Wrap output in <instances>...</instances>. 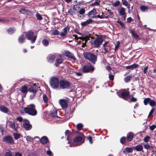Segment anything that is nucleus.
<instances>
[{"instance_id": "39448f33", "label": "nucleus", "mask_w": 156, "mask_h": 156, "mask_svg": "<svg viewBox=\"0 0 156 156\" xmlns=\"http://www.w3.org/2000/svg\"><path fill=\"white\" fill-rule=\"evenodd\" d=\"M117 94L119 97L122 98L125 100H127L129 95V91L125 90L117 92Z\"/></svg>"}, {"instance_id": "2f4dec72", "label": "nucleus", "mask_w": 156, "mask_h": 156, "mask_svg": "<svg viewBox=\"0 0 156 156\" xmlns=\"http://www.w3.org/2000/svg\"><path fill=\"white\" fill-rule=\"evenodd\" d=\"M28 90V88L27 87L24 86L22 87L21 91L23 93H26Z\"/></svg>"}, {"instance_id": "e2e57ef3", "label": "nucleus", "mask_w": 156, "mask_h": 156, "mask_svg": "<svg viewBox=\"0 0 156 156\" xmlns=\"http://www.w3.org/2000/svg\"><path fill=\"white\" fill-rule=\"evenodd\" d=\"M15 156H22V154L18 152L15 153Z\"/></svg>"}, {"instance_id": "4c0bfd02", "label": "nucleus", "mask_w": 156, "mask_h": 156, "mask_svg": "<svg viewBox=\"0 0 156 156\" xmlns=\"http://www.w3.org/2000/svg\"><path fill=\"white\" fill-rule=\"evenodd\" d=\"M133 151L132 148L131 147H126L125 148L124 151L127 153H130Z\"/></svg>"}, {"instance_id": "ddd939ff", "label": "nucleus", "mask_w": 156, "mask_h": 156, "mask_svg": "<svg viewBox=\"0 0 156 156\" xmlns=\"http://www.w3.org/2000/svg\"><path fill=\"white\" fill-rule=\"evenodd\" d=\"M79 39L81 40L83 42L82 43V47L83 48L85 47L86 45V43L87 42L88 40L89 39V37H79Z\"/></svg>"}, {"instance_id": "1a4fd4ad", "label": "nucleus", "mask_w": 156, "mask_h": 156, "mask_svg": "<svg viewBox=\"0 0 156 156\" xmlns=\"http://www.w3.org/2000/svg\"><path fill=\"white\" fill-rule=\"evenodd\" d=\"M23 127L27 130H29L31 129L32 125L30 124L28 120L27 119H24L23 120Z\"/></svg>"}, {"instance_id": "f8f14e48", "label": "nucleus", "mask_w": 156, "mask_h": 156, "mask_svg": "<svg viewBox=\"0 0 156 156\" xmlns=\"http://www.w3.org/2000/svg\"><path fill=\"white\" fill-rule=\"evenodd\" d=\"M59 103L62 108H66L67 106V101L66 99H60L59 100Z\"/></svg>"}, {"instance_id": "cd10ccee", "label": "nucleus", "mask_w": 156, "mask_h": 156, "mask_svg": "<svg viewBox=\"0 0 156 156\" xmlns=\"http://www.w3.org/2000/svg\"><path fill=\"white\" fill-rule=\"evenodd\" d=\"M92 22V20L91 19H89L86 21L81 23V25L83 26H86L89 24L91 23Z\"/></svg>"}, {"instance_id": "680f3d73", "label": "nucleus", "mask_w": 156, "mask_h": 156, "mask_svg": "<svg viewBox=\"0 0 156 156\" xmlns=\"http://www.w3.org/2000/svg\"><path fill=\"white\" fill-rule=\"evenodd\" d=\"M148 69V66H147L144 68V73L146 74Z\"/></svg>"}, {"instance_id": "0eeeda50", "label": "nucleus", "mask_w": 156, "mask_h": 156, "mask_svg": "<svg viewBox=\"0 0 156 156\" xmlns=\"http://www.w3.org/2000/svg\"><path fill=\"white\" fill-rule=\"evenodd\" d=\"M59 85L62 89H67L69 87L70 83L67 81L62 80L60 81Z\"/></svg>"}, {"instance_id": "3c124183", "label": "nucleus", "mask_w": 156, "mask_h": 156, "mask_svg": "<svg viewBox=\"0 0 156 156\" xmlns=\"http://www.w3.org/2000/svg\"><path fill=\"white\" fill-rule=\"evenodd\" d=\"M70 134V131L68 130H66L65 132V135L66 136H67V139L68 140V136ZM68 142H69V140Z\"/></svg>"}, {"instance_id": "5701e85b", "label": "nucleus", "mask_w": 156, "mask_h": 156, "mask_svg": "<svg viewBox=\"0 0 156 156\" xmlns=\"http://www.w3.org/2000/svg\"><path fill=\"white\" fill-rule=\"evenodd\" d=\"M29 91L30 92L33 93H36L37 90L36 87V84H34L33 86L30 87L29 89Z\"/></svg>"}, {"instance_id": "2eb2a0df", "label": "nucleus", "mask_w": 156, "mask_h": 156, "mask_svg": "<svg viewBox=\"0 0 156 156\" xmlns=\"http://www.w3.org/2000/svg\"><path fill=\"white\" fill-rule=\"evenodd\" d=\"M69 31V28L68 27H65L62 30L60 35L62 37H64L66 35L67 33Z\"/></svg>"}, {"instance_id": "4468645a", "label": "nucleus", "mask_w": 156, "mask_h": 156, "mask_svg": "<svg viewBox=\"0 0 156 156\" xmlns=\"http://www.w3.org/2000/svg\"><path fill=\"white\" fill-rule=\"evenodd\" d=\"M119 15L122 16V17L125 20L126 18V13L125 12V9L123 7H122L118 10Z\"/></svg>"}, {"instance_id": "c03bdc74", "label": "nucleus", "mask_w": 156, "mask_h": 156, "mask_svg": "<svg viewBox=\"0 0 156 156\" xmlns=\"http://www.w3.org/2000/svg\"><path fill=\"white\" fill-rule=\"evenodd\" d=\"M79 13L80 15H82L85 12V10L84 8L81 9L79 11Z\"/></svg>"}, {"instance_id": "f704fd0d", "label": "nucleus", "mask_w": 156, "mask_h": 156, "mask_svg": "<svg viewBox=\"0 0 156 156\" xmlns=\"http://www.w3.org/2000/svg\"><path fill=\"white\" fill-rule=\"evenodd\" d=\"M130 33L133 36V37L136 39H137L139 38V36L135 33V32L134 31L131 30L130 31Z\"/></svg>"}, {"instance_id": "9d476101", "label": "nucleus", "mask_w": 156, "mask_h": 156, "mask_svg": "<svg viewBox=\"0 0 156 156\" xmlns=\"http://www.w3.org/2000/svg\"><path fill=\"white\" fill-rule=\"evenodd\" d=\"M103 42V39L101 37H98L94 41V44L95 47H99L101 44Z\"/></svg>"}, {"instance_id": "a878e982", "label": "nucleus", "mask_w": 156, "mask_h": 156, "mask_svg": "<svg viewBox=\"0 0 156 156\" xmlns=\"http://www.w3.org/2000/svg\"><path fill=\"white\" fill-rule=\"evenodd\" d=\"M18 41L19 43H23L25 40V38L24 35H21L18 38Z\"/></svg>"}, {"instance_id": "7c9ffc66", "label": "nucleus", "mask_w": 156, "mask_h": 156, "mask_svg": "<svg viewBox=\"0 0 156 156\" xmlns=\"http://www.w3.org/2000/svg\"><path fill=\"white\" fill-rule=\"evenodd\" d=\"M149 104L152 108L154 107H156V102L151 99Z\"/></svg>"}, {"instance_id": "e433bc0d", "label": "nucleus", "mask_w": 156, "mask_h": 156, "mask_svg": "<svg viewBox=\"0 0 156 156\" xmlns=\"http://www.w3.org/2000/svg\"><path fill=\"white\" fill-rule=\"evenodd\" d=\"M42 42L43 45L45 46H47L49 44V42L45 39L43 40Z\"/></svg>"}, {"instance_id": "20e7f679", "label": "nucleus", "mask_w": 156, "mask_h": 156, "mask_svg": "<svg viewBox=\"0 0 156 156\" xmlns=\"http://www.w3.org/2000/svg\"><path fill=\"white\" fill-rule=\"evenodd\" d=\"M27 39L30 41L32 43H34L36 40L37 36L34 35L33 32L31 31H29L26 35Z\"/></svg>"}, {"instance_id": "a19ab883", "label": "nucleus", "mask_w": 156, "mask_h": 156, "mask_svg": "<svg viewBox=\"0 0 156 156\" xmlns=\"http://www.w3.org/2000/svg\"><path fill=\"white\" fill-rule=\"evenodd\" d=\"M117 22L120 24L122 28L124 29L125 28V25L122 22L119 21H117Z\"/></svg>"}, {"instance_id": "864d4df0", "label": "nucleus", "mask_w": 156, "mask_h": 156, "mask_svg": "<svg viewBox=\"0 0 156 156\" xmlns=\"http://www.w3.org/2000/svg\"><path fill=\"white\" fill-rule=\"evenodd\" d=\"M52 34L55 35H59V32L58 31L56 30H55L53 31L52 32Z\"/></svg>"}, {"instance_id": "a18cd8bd", "label": "nucleus", "mask_w": 156, "mask_h": 156, "mask_svg": "<svg viewBox=\"0 0 156 156\" xmlns=\"http://www.w3.org/2000/svg\"><path fill=\"white\" fill-rule=\"evenodd\" d=\"M36 17H37V19L39 20H41L42 19V18L41 16L39 13L36 14Z\"/></svg>"}, {"instance_id": "9b49d317", "label": "nucleus", "mask_w": 156, "mask_h": 156, "mask_svg": "<svg viewBox=\"0 0 156 156\" xmlns=\"http://www.w3.org/2000/svg\"><path fill=\"white\" fill-rule=\"evenodd\" d=\"M82 140V137L80 136H78L76 137L73 140L74 145L77 146L81 144V141Z\"/></svg>"}, {"instance_id": "4d7b16f0", "label": "nucleus", "mask_w": 156, "mask_h": 156, "mask_svg": "<svg viewBox=\"0 0 156 156\" xmlns=\"http://www.w3.org/2000/svg\"><path fill=\"white\" fill-rule=\"evenodd\" d=\"M130 96L132 97L131 99V101L132 102H135L137 101V99L136 98H134L133 96V95H130Z\"/></svg>"}, {"instance_id": "13d9d810", "label": "nucleus", "mask_w": 156, "mask_h": 156, "mask_svg": "<svg viewBox=\"0 0 156 156\" xmlns=\"http://www.w3.org/2000/svg\"><path fill=\"white\" fill-rule=\"evenodd\" d=\"M155 127L156 126L154 125H153L150 126L149 129L153 131Z\"/></svg>"}, {"instance_id": "052dcab7", "label": "nucleus", "mask_w": 156, "mask_h": 156, "mask_svg": "<svg viewBox=\"0 0 156 156\" xmlns=\"http://www.w3.org/2000/svg\"><path fill=\"white\" fill-rule=\"evenodd\" d=\"M109 79L110 80H114V76L112 75L109 74Z\"/></svg>"}, {"instance_id": "338daca9", "label": "nucleus", "mask_w": 156, "mask_h": 156, "mask_svg": "<svg viewBox=\"0 0 156 156\" xmlns=\"http://www.w3.org/2000/svg\"><path fill=\"white\" fill-rule=\"evenodd\" d=\"M68 71L69 72L70 74H72L75 72H74L73 69L70 68L69 69Z\"/></svg>"}, {"instance_id": "6e6552de", "label": "nucleus", "mask_w": 156, "mask_h": 156, "mask_svg": "<svg viewBox=\"0 0 156 156\" xmlns=\"http://www.w3.org/2000/svg\"><path fill=\"white\" fill-rule=\"evenodd\" d=\"M3 141L6 143L9 144L11 145L14 144L13 138L10 136H7L3 138Z\"/></svg>"}, {"instance_id": "37998d69", "label": "nucleus", "mask_w": 156, "mask_h": 156, "mask_svg": "<svg viewBox=\"0 0 156 156\" xmlns=\"http://www.w3.org/2000/svg\"><path fill=\"white\" fill-rule=\"evenodd\" d=\"M26 140L28 143L32 141L33 140V138L29 136H27L26 137Z\"/></svg>"}, {"instance_id": "09e8293b", "label": "nucleus", "mask_w": 156, "mask_h": 156, "mask_svg": "<svg viewBox=\"0 0 156 156\" xmlns=\"http://www.w3.org/2000/svg\"><path fill=\"white\" fill-rule=\"evenodd\" d=\"M43 100L45 103H46L48 101V99L47 96L45 94L43 96Z\"/></svg>"}, {"instance_id": "4be33fe9", "label": "nucleus", "mask_w": 156, "mask_h": 156, "mask_svg": "<svg viewBox=\"0 0 156 156\" xmlns=\"http://www.w3.org/2000/svg\"><path fill=\"white\" fill-rule=\"evenodd\" d=\"M133 134L132 132H129L127 135V139L128 141H131L133 137Z\"/></svg>"}, {"instance_id": "de8ad7c7", "label": "nucleus", "mask_w": 156, "mask_h": 156, "mask_svg": "<svg viewBox=\"0 0 156 156\" xmlns=\"http://www.w3.org/2000/svg\"><path fill=\"white\" fill-rule=\"evenodd\" d=\"M154 110H155V108H152L151 109V111H150V112L149 114V115H148V118L150 117L152 115V114L154 112Z\"/></svg>"}, {"instance_id": "dca6fc26", "label": "nucleus", "mask_w": 156, "mask_h": 156, "mask_svg": "<svg viewBox=\"0 0 156 156\" xmlns=\"http://www.w3.org/2000/svg\"><path fill=\"white\" fill-rule=\"evenodd\" d=\"M65 55L66 57L69 58L73 59L74 60H76V58L75 57L73 54L68 51H65Z\"/></svg>"}, {"instance_id": "aec40b11", "label": "nucleus", "mask_w": 156, "mask_h": 156, "mask_svg": "<svg viewBox=\"0 0 156 156\" xmlns=\"http://www.w3.org/2000/svg\"><path fill=\"white\" fill-rule=\"evenodd\" d=\"M96 14V9L94 8L88 13V15L89 17H94V15Z\"/></svg>"}, {"instance_id": "6e6d98bb", "label": "nucleus", "mask_w": 156, "mask_h": 156, "mask_svg": "<svg viewBox=\"0 0 156 156\" xmlns=\"http://www.w3.org/2000/svg\"><path fill=\"white\" fill-rule=\"evenodd\" d=\"M56 62L57 63L61 64L63 62L62 59L61 58H58L57 59Z\"/></svg>"}, {"instance_id": "bb28decb", "label": "nucleus", "mask_w": 156, "mask_h": 156, "mask_svg": "<svg viewBox=\"0 0 156 156\" xmlns=\"http://www.w3.org/2000/svg\"><path fill=\"white\" fill-rule=\"evenodd\" d=\"M56 115L57 111L56 109H54L51 111L50 115L51 116L53 117H55L56 116V117H58V116Z\"/></svg>"}, {"instance_id": "58836bf2", "label": "nucleus", "mask_w": 156, "mask_h": 156, "mask_svg": "<svg viewBox=\"0 0 156 156\" xmlns=\"http://www.w3.org/2000/svg\"><path fill=\"white\" fill-rule=\"evenodd\" d=\"M13 136L15 139L16 140H17L19 139L20 136V135L17 133H14Z\"/></svg>"}, {"instance_id": "423d86ee", "label": "nucleus", "mask_w": 156, "mask_h": 156, "mask_svg": "<svg viewBox=\"0 0 156 156\" xmlns=\"http://www.w3.org/2000/svg\"><path fill=\"white\" fill-rule=\"evenodd\" d=\"M59 85V80L56 77H53L51 80L50 85L53 88H57Z\"/></svg>"}, {"instance_id": "6ab92c4d", "label": "nucleus", "mask_w": 156, "mask_h": 156, "mask_svg": "<svg viewBox=\"0 0 156 156\" xmlns=\"http://www.w3.org/2000/svg\"><path fill=\"white\" fill-rule=\"evenodd\" d=\"M0 110L4 113L9 114V110L8 108L4 106H2L0 107Z\"/></svg>"}, {"instance_id": "a211bd4d", "label": "nucleus", "mask_w": 156, "mask_h": 156, "mask_svg": "<svg viewBox=\"0 0 156 156\" xmlns=\"http://www.w3.org/2000/svg\"><path fill=\"white\" fill-rule=\"evenodd\" d=\"M55 55L52 54L49 55L47 58L48 61L50 62H53L55 60Z\"/></svg>"}, {"instance_id": "5fc2aeb1", "label": "nucleus", "mask_w": 156, "mask_h": 156, "mask_svg": "<svg viewBox=\"0 0 156 156\" xmlns=\"http://www.w3.org/2000/svg\"><path fill=\"white\" fill-rule=\"evenodd\" d=\"M4 156H13L12 153L10 152H6Z\"/></svg>"}, {"instance_id": "393cba45", "label": "nucleus", "mask_w": 156, "mask_h": 156, "mask_svg": "<svg viewBox=\"0 0 156 156\" xmlns=\"http://www.w3.org/2000/svg\"><path fill=\"white\" fill-rule=\"evenodd\" d=\"M143 146L141 144H139L134 146L133 148L138 151H141L143 149Z\"/></svg>"}, {"instance_id": "7ed1b4c3", "label": "nucleus", "mask_w": 156, "mask_h": 156, "mask_svg": "<svg viewBox=\"0 0 156 156\" xmlns=\"http://www.w3.org/2000/svg\"><path fill=\"white\" fill-rule=\"evenodd\" d=\"M94 70V67L90 63H88L83 66L81 70L83 73H85L92 72Z\"/></svg>"}, {"instance_id": "f3484780", "label": "nucleus", "mask_w": 156, "mask_h": 156, "mask_svg": "<svg viewBox=\"0 0 156 156\" xmlns=\"http://www.w3.org/2000/svg\"><path fill=\"white\" fill-rule=\"evenodd\" d=\"M8 123L9 126L12 129H14L15 131L17 132L18 127L16 128L15 123L14 122L9 121L8 122Z\"/></svg>"}, {"instance_id": "774afa93", "label": "nucleus", "mask_w": 156, "mask_h": 156, "mask_svg": "<svg viewBox=\"0 0 156 156\" xmlns=\"http://www.w3.org/2000/svg\"><path fill=\"white\" fill-rule=\"evenodd\" d=\"M16 119L20 122L23 121V118L21 117H18L16 118Z\"/></svg>"}, {"instance_id": "c9c22d12", "label": "nucleus", "mask_w": 156, "mask_h": 156, "mask_svg": "<svg viewBox=\"0 0 156 156\" xmlns=\"http://www.w3.org/2000/svg\"><path fill=\"white\" fill-rule=\"evenodd\" d=\"M123 4L126 6H128L127 7L128 9H129L130 5L127 1L126 0H122Z\"/></svg>"}, {"instance_id": "ea45409f", "label": "nucleus", "mask_w": 156, "mask_h": 156, "mask_svg": "<svg viewBox=\"0 0 156 156\" xmlns=\"http://www.w3.org/2000/svg\"><path fill=\"white\" fill-rule=\"evenodd\" d=\"M131 77L130 76H128L126 77L124 79V80L125 82H127L131 80Z\"/></svg>"}, {"instance_id": "72a5a7b5", "label": "nucleus", "mask_w": 156, "mask_h": 156, "mask_svg": "<svg viewBox=\"0 0 156 156\" xmlns=\"http://www.w3.org/2000/svg\"><path fill=\"white\" fill-rule=\"evenodd\" d=\"M151 99L149 98H145L144 100V104L146 105H147L148 103H149Z\"/></svg>"}, {"instance_id": "0e129e2a", "label": "nucleus", "mask_w": 156, "mask_h": 156, "mask_svg": "<svg viewBox=\"0 0 156 156\" xmlns=\"http://www.w3.org/2000/svg\"><path fill=\"white\" fill-rule=\"evenodd\" d=\"M133 20L130 17H128L127 19V21L128 23H130Z\"/></svg>"}, {"instance_id": "79ce46f5", "label": "nucleus", "mask_w": 156, "mask_h": 156, "mask_svg": "<svg viewBox=\"0 0 156 156\" xmlns=\"http://www.w3.org/2000/svg\"><path fill=\"white\" fill-rule=\"evenodd\" d=\"M83 127V125L81 123H79L77 125V128L78 130H80Z\"/></svg>"}, {"instance_id": "49530a36", "label": "nucleus", "mask_w": 156, "mask_h": 156, "mask_svg": "<svg viewBox=\"0 0 156 156\" xmlns=\"http://www.w3.org/2000/svg\"><path fill=\"white\" fill-rule=\"evenodd\" d=\"M151 138L150 137L147 136L144 137V141L145 142H147Z\"/></svg>"}, {"instance_id": "c756f323", "label": "nucleus", "mask_w": 156, "mask_h": 156, "mask_svg": "<svg viewBox=\"0 0 156 156\" xmlns=\"http://www.w3.org/2000/svg\"><path fill=\"white\" fill-rule=\"evenodd\" d=\"M16 31V29L14 27L10 28L7 30V32L9 34H11L14 33Z\"/></svg>"}, {"instance_id": "f03ea898", "label": "nucleus", "mask_w": 156, "mask_h": 156, "mask_svg": "<svg viewBox=\"0 0 156 156\" xmlns=\"http://www.w3.org/2000/svg\"><path fill=\"white\" fill-rule=\"evenodd\" d=\"M84 56L85 58L94 64H95L97 61V56L96 55L89 52H86L84 53Z\"/></svg>"}, {"instance_id": "f257e3e1", "label": "nucleus", "mask_w": 156, "mask_h": 156, "mask_svg": "<svg viewBox=\"0 0 156 156\" xmlns=\"http://www.w3.org/2000/svg\"><path fill=\"white\" fill-rule=\"evenodd\" d=\"M23 110L25 113L32 116H35L37 113L35 106L34 104L27 105V107L24 108Z\"/></svg>"}, {"instance_id": "412c9836", "label": "nucleus", "mask_w": 156, "mask_h": 156, "mask_svg": "<svg viewBox=\"0 0 156 156\" xmlns=\"http://www.w3.org/2000/svg\"><path fill=\"white\" fill-rule=\"evenodd\" d=\"M48 138L45 136L42 137L40 140V142L41 143L43 144H46L48 141Z\"/></svg>"}, {"instance_id": "473e14b6", "label": "nucleus", "mask_w": 156, "mask_h": 156, "mask_svg": "<svg viewBox=\"0 0 156 156\" xmlns=\"http://www.w3.org/2000/svg\"><path fill=\"white\" fill-rule=\"evenodd\" d=\"M100 1L99 0H96L94 3L91 4V5L92 6L95 5L98 6L100 5Z\"/></svg>"}, {"instance_id": "8fccbe9b", "label": "nucleus", "mask_w": 156, "mask_h": 156, "mask_svg": "<svg viewBox=\"0 0 156 156\" xmlns=\"http://www.w3.org/2000/svg\"><path fill=\"white\" fill-rule=\"evenodd\" d=\"M126 138L125 137H122L120 140L121 143L122 144H124L126 141Z\"/></svg>"}, {"instance_id": "bf43d9fd", "label": "nucleus", "mask_w": 156, "mask_h": 156, "mask_svg": "<svg viewBox=\"0 0 156 156\" xmlns=\"http://www.w3.org/2000/svg\"><path fill=\"white\" fill-rule=\"evenodd\" d=\"M88 140H89V142L91 144H92L93 143L92 141V137L91 136H89L88 137Z\"/></svg>"}, {"instance_id": "69168bd1", "label": "nucleus", "mask_w": 156, "mask_h": 156, "mask_svg": "<svg viewBox=\"0 0 156 156\" xmlns=\"http://www.w3.org/2000/svg\"><path fill=\"white\" fill-rule=\"evenodd\" d=\"M144 148L147 149H148L150 148V146L148 144L144 145Z\"/></svg>"}, {"instance_id": "603ef678", "label": "nucleus", "mask_w": 156, "mask_h": 156, "mask_svg": "<svg viewBox=\"0 0 156 156\" xmlns=\"http://www.w3.org/2000/svg\"><path fill=\"white\" fill-rule=\"evenodd\" d=\"M120 4V2L119 1H118L117 2H115L114 4V5L115 7H117Z\"/></svg>"}, {"instance_id": "b1692460", "label": "nucleus", "mask_w": 156, "mask_h": 156, "mask_svg": "<svg viewBox=\"0 0 156 156\" xmlns=\"http://www.w3.org/2000/svg\"><path fill=\"white\" fill-rule=\"evenodd\" d=\"M139 66V65L136 64H133L129 65L126 66V68L127 69H134L137 68Z\"/></svg>"}, {"instance_id": "c85d7f7f", "label": "nucleus", "mask_w": 156, "mask_h": 156, "mask_svg": "<svg viewBox=\"0 0 156 156\" xmlns=\"http://www.w3.org/2000/svg\"><path fill=\"white\" fill-rule=\"evenodd\" d=\"M148 8V6L142 5L140 7V9L142 12H147Z\"/></svg>"}]
</instances>
